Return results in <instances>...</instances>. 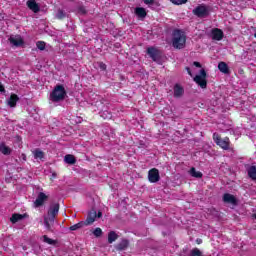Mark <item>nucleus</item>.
Wrapping results in <instances>:
<instances>
[{"label":"nucleus","instance_id":"nucleus-1","mask_svg":"<svg viewBox=\"0 0 256 256\" xmlns=\"http://www.w3.org/2000/svg\"><path fill=\"white\" fill-rule=\"evenodd\" d=\"M187 43V36L183 30L176 29L172 33V47L174 49H185Z\"/></svg>","mask_w":256,"mask_h":256},{"label":"nucleus","instance_id":"nucleus-2","mask_svg":"<svg viewBox=\"0 0 256 256\" xmlns=\"http://www.w3.org/2000/svg\"><path fill=\"white\" fill-rule=\"evenodd\" d=\"M59 214V203L50 206L47 216L44 217V225L48 231H51V225L55 223V217Z\"/></svg>","mask_w":256,"mask_h":256},{"label":"nucleus","instance_id":"nucleus-3","mask_svg":"<svg viewBox=\"0 0 256 256\" xmlns=\"http://www.w3.org/2000/svg\"><path fill=\"white\" fill-rule=\"evenodd\" d=\"M66 96L67 91L65 90V86L58 84L50 94V101L52 103H59L60 101H64Z\"/></svg>","mask_w":256,"mask_h":256},{"label":"nucleus","instance_id":"nucleus-4","mask_svg":"<svg viewBox=\"0 0 256 256\" xmlns=\"http://www.w3.org/2000/svg\"><path fill=\"white\" fill-rule=\"evenodd\" d=\"M213 139L216 145L221 147V149H224V151H229L230 145H231V141L229 140V137H225L223 139L217 132H215L213 134Z\"/></svg>","mask_w":256,"mask_h":256},{"label":"nucleus","instance_id":"nucleus-5","mask_svg":"<svg viewBox=\"0 0 256 256\" xmlns=\"http://www.w3.org/2000/svg\"><path fill=\"white\" fill-rule=\"evenodd\" d=\"M194 81L201 89H207V72L205 69L200 70V74L194 77Z\"/></svg>","mask_w":256,"mask_h":256},{"label":"nucleus","instance_id":"nucleus-6","mask_svg":"<svg viewBox=\"0 0 256 256\" xmlns=\"http://www.w3.org/2000/svg\"><path fill=\"white\" fill-rule=\"evenodd\" d=\"M47 201H49V196L47 194H45L44 192H40L37 195L36 200L34 201V207L36 209L39 207H43L45 205V203H47Z\"/></svg>","mask_w":256,"mask_h":256},{"label":"nucleus","instance_id":"nucleus-7","mask_svg":"<svg viewBox=\"0 0 256 256\" xmlns=\"http://www.w3.org/2000/svg\"><path fill=\"white\" fill-rule=\"evenodd\" d=\"M194 15L196 17H207L209 15V8L206 5H199L193 10Z\"/></svg>","mask_w":256,"mask_h":256},{"label":"nucleus","instance_id":"nucleus-8","mask_svg":"<svg viewBox=\"0 0 256 256\" xmlns=\"http://www.w3.org/2000/svg\"><path fill=\"white\" fill-rule=\"evenodd\" d=\"M160 180L161 176L157 168H152L148 171V181H150V183H158Z\"/></svg>","mask_w":256,"mask_h":256},{"label":"nucleus","instance_id":"nucleus-9","mask_svg":"<svg viewBox=\"0 0 256 256\" xmlns=\"http://www.w3.org/2000/svg\"><path fill=\"white\" fill-rule=\"evenodd\" d=\"M8 41L12 47H21L25 43L21 35H11Z\"/></svg>","mask_w":256,"mask_h":256},{"label":"nucleus","instance_id":"nucleus-10","mask_svg":"<svg viewBox=\"0 0 256 256\" xmlns=\"http://www.w3.org/2000/svg\"><path fill=\"white\" fill-rule=\"evenodd\" d=\"M147 55H149V57L154 61H159V59H161V52L155 47L147 48Z\"/></svg>","mask_w":256,"mask_h":256},{"label":"nucleus","instance_id":"nucleus-11","mask_svg":"<svg viewBox=\"0 0 256 256\" xmlns=\"http://www.w3.org/2000/svg\"><path fill=\"white\" fill-rule=\"evenodd\" d=\"M173 91L175 99H181L185 95V89L180 84H175Z\"/></svg>","mask_w":256,"mask_h":256},{"label":"nucleus","instance_id":"nucleus-12","mask_svg":"<svg viewBox=\"0 0 256 256\" xmlns=\"http://www.w3.org/2000/svg\"><path fill=\"white\" fill-rule=\"evenodd\" d=\"M26 4L28 9L33 11V13H39L41 11V6H39L35 0H28Z\"/></svg>","mask_w":256,"mask_h":256},{"label":"nucleus","instance_id":"nucleus-13","mask_svg":"<svg viewBox=\"0 0 256 256\" xmlns=\"http://www.w3.org/2000/svg\"><path fill=\"white\" fill-rule=\"evenodd\" d=\"M95 219H97V211L92 210L88 213L86 221H83L84 225H93V223H95Z\"/></svg>","mask_w":256,"mask_h":256},{"label":"nucleus","instance_id":"nucleus-14","mask_svg":"<svg viewBox=\"0 0 256 256\" xmlns=\"http://www.w3.org/2000/svg\"><path fill=\"white\" fill-rule=\"evenodd\" d=\"M224 37V34H223V30L219 29V28H214L212 30V39L214 41H221Z\"/></svg>","mask_w":256,"mask_h":256},{"label":"nucleus","instance_id":"nucleus-15","mask_svg":"<svg viewBox=\"0 0 256 256\" xmlns=\"http://www.w3.org/2000/svg\"><path fill=\"white\" fill-rule=\"evenodd\" d=\"M27 217H29L28 214H13L10 218L11 223L15 224V223H19V221H23V219H27Z\"/></svg>","mask_w":256,"mask_h":256},{"label":"nucleus","instance_id":"nucleus-16","mask_svg":"<svg viewBox=\"0 0 256 256\" xmlns=\"http://www.w3.org/2000/svg\"><path fill=\"white\" fill-rule=\"evenodd\" d=\"M224 203H228L230 205H237V198H235L232 194L225 193L223 195Z\"/></svg>","mask_w":256,"mask_h":256},{"label":"nucleus","instance_id":"nucleus-17","mask_svg":"<svg viewBox=\"0 0 256 256\" xmlns=\"http://www.w3.org/2000/svg\"><path fill=\"white\" fill-rule=\"evenodd\" d=\"M135 15H137L139 19H145L147 17V10L143 7H136Z\"/></svg>","mask_w":256,"mask_h":256},{"label":"nucleus","instance_id":"nucleus-18","mask_svg":"<svg viewBox=\"0 0 256 256\" xmlns=\"http://www.w3.org/2000/svg\"><path fill=\"white\" fill-rule=\"evenodd\" d=\"M129 247V240L123 239L120 243L116 245L117 251H125Z\"/></svg>","mask_w":256,"mask_h":256},{"label":"nucleus","instance_id":"nucleus-19","mask_svg":"<svg viewBox=\"0 0 256 256\" xmlns=\"http://www.w3.org/2000/svg\"><path fill=\"white\" fill-rule=\"evenodd\" d=\"M17 101H19V96L16 94H12L10 98L8 99V105L9 107H16L17 106Z\"/></svg>","mask_w":256,"mask_h":256},{"label":"nucleus","instance_id":"nucleus-20","mask_svg":"<svg viewBox=\"0 0 256 256\" xmlns=\"http://www.w3.org/2000/svg\"><path fill=\"white\" fill-rule=\"evenodd\" d=\"M33 155H34V159H44L45 158V152L42 151L39 148H36L34 151H32Z\"/></svg>","mask_w":256,"mask_h":256},{"label":"nucleus","instance_id":"nucleus-21","mask_svg":"<svg viewBox=\"0 0 256 256\" xmlns=\"http://www.w3.org/2000/svg\"><path fill=\"white\" fill-rule=\"evenodd\" d=\"M248 177L252 179V181H256V166H250L247 169Z\"/></svg>","mask_w":256,"mask_h":256},{"label":"nucleus","instance_id":"nucleus-22","mask_svg":"<svg viewBox=\"0 0 256 256\" xmlns=\"http://www.w3.org/2000/svg\"><path fill=\"white\" fill-rule=\"evenodd\" d=\"M218 69L221 71V73H224L225 75L229 74V66H227V63L220 62L218 64Z\"/></svg>","mask_w":256,"mask_h":256},{"label":"nucleus","instance_id":"nucleus-23","mask_svg":"<svg viewBox=\"0 0 256 256\" xmlns=\"http://www.w3.org/2000/svg\"><path fill=\"white\" fill-rule=\"evenodd\" d=\"M11 149L9 148V146L5 145V143H1L0 144V153H2L3 155H11Z\"/></svg>","mask_w":256,"mask_h":256},{"label":"nucleus","instance_id":"nucleus-24","mask_svg":"<svg viewBox=\"0 0 256 256\" xmlns=\"http://www.w3.org/2000/svg\"><path fill=\"white\" fill-rule=\"evenodd\" d=\"M64 161L65 163H67L68 165H75V163H77V160L75 159V156L71 155V154H67L64 157Z\"/></svg>","mask_w":256,"mask_h":256},{"label":"nucleus","instance_id":"nucleus-25","mask_svg":"<svg viewBox=\"0 0 256 256\" xmlns=\"http://www.w3.org/2000/svg\"><path fill=\"white\" fill-rule=\"evenodd\" d=\"M189 174L191 175V177H195L196 179H201V177H203V173L197 171L195 167H192L190 169Z\"/></svg>","mask_w":256,"mask_h":256},{"label":"nucleus","instance_id":"nucleus-26","mask_svg":"<svg viewBox=\"0 0 256 256\" xmlns=\"http://www.w3.org/2000/svg\"><path fill=\"white\" fill-rule=\"evenodd\" d=\"M117 239H119V235L115 231H110L108 234V243H114Z\"/></svg>","mask_w":256,"mask_h":256},{"label":"nucleus","instance_id":"nucleus-27","mask_svg":"<svg viewBox=\"0 0 256 256\" xmlns=\"http://www.w3.org/2000/svg\"><path fill=\"white\" fill-rule=\"evenodd\" d=\"M85 225H86L85 222H84V221H81V222H79V223H77V224L72 225V226L70 227V231H77V230H79V229L85 227Z\"/></svg>","mask_w":256,"mask_h":256},{"label":"nucleus","instance_id":"nucleus-28","mask_svg":"<svg viewBox=\"0 0 256 256\" xmlns=\"http://www.w3.org/2000/svg\"><path fill=\"white\" fill-rule=\"evenodd\" d=\"M203 255V253L201 252V250H199V248H193L190 251V255L189 256H201Z\"/></svg>","mask_w":256,"mask_h":256},{"label":"nucleus","instance_id":"nucleus-29","mask_svg":"<svg viewBox=\"0 0 256 256\" xmlns=\"http://www.w3.org/2000/svg\"><path fill=\"white\" fill-rule=\"evenodd\" d=\"M65 17H67V13H65V11L59 9L56 14V19H65Z\"/></svg>","mask_w":256,"mask_h":256},{"label":"nucleus","instance_id":"nucleus-30","mask_svg":"<svg viewBox=\"0 0 256 256\" xmlns=\"http://www.w3.org/2000/svg\"><path fill=\"white\" fill-rule=\"evenodd\" d=\"M43 241H44V243H48V245H55V243H56L55 240L47 237V235L43 236Z\"/></svg>","mask_w":256,"mask_h":256},{"label":"nucleus","instance_id":"nucleus-31","mask_svg":"<svg viewBox=\"0 0 256 256\" xmlns=\"http://www.w3.org/2000/svg\"><path fill=\"white\" fill-rule=\"evenodd\" d=\"M45 42H43V41H38L37 43H36V47L40 50V51H45Z\"/></svg>","mask_w":256,"mask_h":256},{"label":"nucleus","instance_id":"nucleus-32","mask_svg":"<svg viewBox=\"0 0 256 256\" xmlns=\"http://www.w3.org/2000/svg\"><path fill=\"white\" fill-rule=\"evenodd\" d=\"M173 5H185L187 3V0H170Z\"/></svg>","mask_w":256,"mask_h":256},{"label":"nucleus","instance_id":"nucleus-33","mask_svg":"<svg viewBox=\"0 0 256 256\" xmlns=\"http://www.w3.org/2000/svg\"><path fill=\"white\" fill-rule=\"evenodd\" d=\"M93 235H95V237H101L103 235V230H101V228H96Z\"/></svg>","mask_w":256,"mask_h":256},{"label":"nucleus","instance_id":"nucleus-34","mask_svg":"<svg viewBox=\"0 0 256 256\" xmlns=\"http://www.w3.org/2000/svg\"><path fill=\"white\" fill-rule=\"evenodd\" d=\"M78 13H79L80 15H87V9H85V6H80V7L78 8Z\"/></svg>","mask_w":256,"mask_h":256},{"label":"nucleus","instance_id":"nucleus-35","mask_svg":"<svg viewBox=\"0 0 256 256\" xmlns=\"http://www.w3.org/2000/svg\"><path fill=\"white\" fill-rule=\"evenodd\" d=\"M99 68L101 69V71H106L107 70V65L103 62L99 63Z\"/></svg>","mask_w":256,"mask_h":256},{"label":"nucleus","instance_id":"nucleus-36","mask_svg":"<svg viewBox=\"0 0 256 256\" xmlns=\"http://www.w3.org/2000/svg\"><path fill=\"white\" fill-rule=\"evenodd\" d=\"M145 5H153L155 0H144Z\"/></svg>","mask_w":256,"mask_h":256},{"label":"nucleus","instance_id":"nucleus-37","mask_svg":"<svg viewBox=\"0 0 256 256\" xmlns=\"http://www.w3.org/2000/svg\"><path fill=\"white\" fill-rule=\"evenodd\" d=\"M0 93H5V86L0 82Z\"/></svg>","mask_w":256,"mask_h":256},{"label":"nucleus","instance_id":"nucleus-38","mask_svg":"<svg viewBox=\"0 0 256 256\" xmlns=\"http://www.w3.org/2000/svg\"><path fill=\"white\" fill-rule=\"evenodd\" d=\"M186 71H187L188 75H190V77H193V73L191 72V68L186 67Z\"/></svg>","mask_w":256,"mask_h":256},{"label":"nucleus","instance_id":"nucleus-39","mask_svg":"<svg viewBox=\"0 0 256 256\" xmlns=\"http://www.w3.org/2000/svg\"><path fill=\"white\" fill-rule=\"evenodd\" d=\"M193 65H194V67H198V69H201V63L194 62Z\"/></svg>","mask_w":256,"mask_h":256},{"label":"nucleus","instance_id":"nucleus-40","mask_svg":"<svg viewBox=\"0 0 256 256\" xmlns=\"http://www.w3.org/2000/svg\"><path fill=\"white\" fill-rule=\"evenodd\" d=\"M96 217H98L100 219V217H103V213L98 212V214H96Z\"/></svg>","mask_w":256,"mask_h":256},{"label":"nucleus","instance_id":"nucleus-41","mask_svg":"<svg viewBox=\"0 0 256 256\" xmlns=\"http://www.w3.org/2000/svg\"><path fill=\"white\" fill-rule=\"evenodd\" d=\"M23 161H27V156L25 154H22Z\"/></svg>","mask_w":256,"mask_h":256},{"label":"nucleus","instance_id":"nucleus-42","mask_svg":"<svg viewBox=\"0 0 256 256\" xmlns=\"http://www.w3.org/2000/svg\"><path fill=\"white\" fill-rule=\"evenodd\" d=\"M196 242H197V243H198V245H199V244H201V243H202V240H201V239H197V240H196Z\"/></svg>","mask_w":256,"mask_h":256},{"label":"nucleus","instance_id":"nucleus-43","mask_svg":"<svg viewBox=\"0 0 256 256\" xmlns=\"http://www.w3.org/2000/svg\"><path fill=\"white\" fill-rule=\"evenodd\" d=\"M53 177H57V174L53 173Z\"/></svg>","mask_w":256,"mask_h":256},{"label":"nucleus","instance_id":"nucleus-44","mask_svg":"<svg viewBox=\"0 0 256 256\" xmlns=\"http://www.w3.org/2000/svg\"><path fill=\"white\" fill-rule=\"evenodd\" d=\"M253 217H254V219H256V213H255V214H253Z\"/></svg>","mask_w":256,"mask_h":256},{"label":"nucleus","instance_id":"nucleus-45","mask_svg":"<svg viewBox=\"0 0 256 256\" xmlns=\"http://www.w3.org/2000/svg\"><path fill=\"white\" fill-rule=\"evenodd\" d=\"M254 37L256 38V32L254 33Z\"/></svg>","mask_w":256,"mask_h":256}]
</instances>
